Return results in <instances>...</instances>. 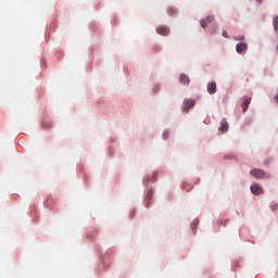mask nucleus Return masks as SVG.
Instances as JSON below:
<instances>
[{
    "mask_svg": "<svg viewBox=\"0 0 278 278\" xmlns=\"http://www.w3.org/2000/svg\"><path fill=\"white\" fill-rule=\"evenodd\" d=\"M250 175H252V177H255V179H264V177H266V173H264V170L257 169V168L252 169L250 172Z\"/></svg>",
    "mask_w": 278,
    "mask_h": 278,
    "instance_id": "1",
    "label": "nucleus"
},
{
    "mask_svg": "<svg viewBox=\"0 0 278 278\" xmlns=\"http://www.w3.org/2000/svg\"><path fill=\"white\" fill-rule=\"evenodd\" d=\"M156 34H159V36H168V34H170V28L167 26H159L156 27Z\"/></svg>",
    "mask_w": 278,
    "mask_h": 278,
    "instance_id": "2",
    "label": "nucleus"
},
{
    "mask_svg": "<svg viewBox=\"0 0 278 278\" xmlns=\"http://www.w3.org/2000/svg\"><path fill=\"white\" fill-rule=\"evenodd\" d=\"M251 192L252 194H264V190L257 184L251 186Z\"/></svg>",
    "mask_w": 278,
    "mask_h": 278,
    "instance_id": "3",
    "label": "nucleus"
},
{
    "mask_svg": "<svg viewBox=\"0 0 278 278\" xmlns=\"http://www.w3.org/2000/svg\"><path fill=\"white\" fill-rule=\"evenodd\" d=\"M214 22V16L208 15L205 20H202L200 22L201 27H203V29H205V27H207V23H213Z\"/></svg>",
    "mask_w": 278,
    "mask_h": 278,
    "instance_id": "4",
    "label": "nucleus"
},
{
    "mask_svg": "<svg viewBox=\"0 0 278 278\" xmlns=\"http://www.w3.org/2000/svg\"><path fill=\"white\" fill-rule=\"evenodd\" d=\"M250 104H251V98L250 97H243V102H242L243 112H247V110H249Z\"/></svg>",
    "mask_w": 278,
    "mask_h": 278,
    "instance_id": "5",
    "label": "nucleus"
},
{
    "mask_svg": "<svg viewBox=\"0 0 278 278\" xmlns=\"http://www.w3.org/2000/svg\"><path fill=\"white\" fill-rule=\"evenodd\" d=\"M207 92L210 94H216V83L212 81L207 85Z\"/></svg>",
    "mask_w": 278,
    "mask_h": 278,
    "instance_id": "6",
    "label": "nucleus"
},
{
    "mask_svg": "<svg viewBox=\"0 0 278 278\" xmlns=\"http://www.w3.org/2000/svg\"><path fill=\"white\" fill-rule=\"evenodd\" d=\"M179 81L180 84H184V86H188L190 84V78L186 74H181Z\"/></svg>",
    "mask_w": 278,
    "mask_h": 278,
    "instance_id": "7",
    "label": "nucleus"
},
{
    "mask_svg": "<svg viewBox=\"0 0 278 278\" xmlns=\"http://www.w3.org/2000/svg\"><path fill=\"white\" fill-rule=\"evenodd\" d=\"M229 129V123H227V119H222L219 131H228Z\"/></svg>",
    "mask_w": 278,
    "mask_h": 278,
    "instance_id": "8",
    "label": "nucleus"
},
{
    "mask_svg": "<svg viewBox=\"0 0 278 278\" xmlns=\"http://www.w3.org/2000/svg\"><path fill=\"white\" fill-rule=\"evenodd\" d=\"M237 53H243V51H247V43L240 42L236 47Z\"/></svg>",
    "mask_w": 278,
    "mask_h": 278,
    "instance_id": "9",
    "label": "nucleus"
},
{
    "mask_svg": "<svg viewBox=\"0 0 278 278\" xmlns=\"http://www.w3.org/2000/svg\"><path fill=\"white\" fill-rule=\"evenodd\" d=\"M195 101L194 100H187L186 110H190V108H193Z\"/></svg>",
    "mask_w": 278,
    "mask_h": 278,
    "instance_id": "10",
    "label": "nucleus"
},
{
    "mask_svg": "<svg viewBox=\"0 0 278 278\" xmlns=\"http://www.w3.org/2000/svg\"><path fill=\"white\" fill-rule=\"evenodd\" d=\"M273 25H274V29L275 31H278V15H276L273 20Z\"/></svg>",
    "mask_w": 278,
    "mask_h": 278,
    "instance_id": "11",
    "label": "nucleus"
},
{
    "mask_svg": "<svg viewBox=\"0 0 278 278\" xmlns=\"http://www.w3.org/2000/svg\"><path fill=\"white\" fill-rule=\"evenodd\" d=\"M151 199H153V190H150L146 197V201H148V203H151Z\"/></svg>",
    "mask_w": 278,
    "mask_h": 278,
    "instance_id": "12",
    "label": "nucleus"
},
{
    "mask_svg": "<svg viewBox=\"0 0 278 278\" xmlns=\"http://www.w3.org/2000/svg\"><path fill=\"white\" fill-rule=\"evenodd\" d=\"M235 40L242 41V40H244V36L243 35H239L238 37H235Z\"/></svg>",
    "mask_w": 278,
    "mask_h": 278,
    "instance_id": "13",
    "label": "nucleus"
},
{
    "mask_svg": "<svg viewBox=\"0 0 278 278\" xmlns=\"http://www.w3.org/2000/svg\"><path fill=\"white\" fill-rule=\"evenodd\" d=\"M199 222L194 220L192 224H191V229L194 231V229H197V224Z\"/></svg>",
    "mask_w": 278,
    "mask_h": 278,
    "instance_id": "14",
    "label": "nucleus"
},
{
    "mask_svg": "<svg viewBox=\"0 0 278 278\" xmlns=\"http://www.w3.org/2000/svg\"><path fill=\"white\" fill-rule=\"evenodd\" d=\"M163 138H164V140H166V139L168 138V131L165 130V131L163 132Z\"/></svg>",
    "mask_w": 278,
    "mask_h": 278,
    "instance_id": "15",
    "label": "nucleus"
},
{
    "mask_svg": "<svg viewBox=\"0 0 278 278\" xmlns=\"http://www.w3.org/2000/svg\"><path fill=\"white\" fill-rule=\"evenodd\" d=\"M223 37H224V38H229V35L227 34V30H224V31H223Z\"/></svg>",
    "mask_w": 278,
    "mask_h": 278,
    "instance_id": "16",
    "label": "nucleus"
},
{
    "mask_svg": "<svg viewBox=\"0 0 278 278\" xmlns=\"http://www.w3.org/2000/svg\"><path fill=\"white\" fill-rule=\"evenodd\" d=\"M270 207H271V211L275 212L277 210L278 205L277 204H273Z\"/></svg>",
    "mask_w": 278,
    "mask_h": 278,
    "instance_id": "17",
    "label": "nucleus"
},
{
    "mask_svg": "<svg viewBox=\"0 0 278 278\" xmlns=\"http://www.w3.org/2000/svg\"><path fill=\"white\" fill-rule=\"evenodd\" d=\"M168 13H169V14H175V10L170 9V10L168 11Z\"/></svg>",
    "mask_w": 278,
    "mask_h": 278,
    "instance_id": "18",
    "label": "nucleus"
},
{
    "mask_svg": "<svg viewBox=\"0 0 278 278\" xmlns=\"http://www.w3.org/2000/svg\"><path fill=\"white\" fill-rule=\"evenodd\" d=\"M257 1V3H262L264 0H256Z\"/></svg>",
    "mask_w": 278,
    "mask_h": 278,
    "instance_id": "19",
    "label": "nucleus"
}]
</instances>
